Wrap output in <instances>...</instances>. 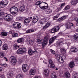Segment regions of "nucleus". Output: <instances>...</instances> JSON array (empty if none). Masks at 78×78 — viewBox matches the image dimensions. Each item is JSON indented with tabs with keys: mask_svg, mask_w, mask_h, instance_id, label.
I'll use <instances>...</instances> for the list:
<instances>
[{
	"mask_svg": "<svg viewBox=\"0 0 78 78\" xmlns=\"http://www.w3.org/2000/svg\"><path fill=\"white\" fill-rule=\"evenodd\" d=\"M9 10L11 14L13 15H14V14H16L18 12V9L17 8L14 6L10 8Z\"/></svg>",
	"mask_w": 78,
	"mask_h": 78,
	"instance_id": "nucleus-1",
	"label": "nucleus"
},
{
	"mask_svg": "<svg viewBox=\"0 0 78 78\" xmlns=\"http://www.w3.org/2000/svg\"><path fill=\"white\" fill-rule=\"evenodd\" d=\"M49 39V36L47 35H46L43 39V43L42 44V46L44 47L45 45L47 44V42Z\"/></svg>",
	"mask_w": 78,
	"mask_h": 78,
	"instance_id": "nucleus-2",
	"label": "nucleus"
},
{
	"mask_svg": "<svg viewBox=\"0 0 78 78\" xmlns=\"http://www.w3.org/2000/svg\"><path fill=\"white\" fill-rule=\"evenodd\" d=\"M4 19L5 20L9 22L12 20L13 19V16L10 14H8L5 16Z\"/></svg>",
	"mask_w": 78,
	"mask_h": 78,
	"instance_id": "nucleus-3",
	"label": "nucleus"
},
{
	"mask_svg": "<svg viewBox=\"0 0 78 78\" xmlns=\"http://www.w3.org/2000/svg\"><path fill=\"white\" fill-rule=\"evenodd\" d=\"M8 3V0H2L0 2V7L3 8V7L2 6L6 5Z\"/></svg>",
	"mask_w": 78,
	"mask_h": 78,
	"instance_id": "nucleus-4",
	"label": "nucleus"
},
{
	"mask_svg": "<svg viewBox=\"0 0 78 78\" xmlns=\"http://www.w3.org/2000/svg\"><path fill=\"white\" fill-rule=\"evenodd\" d=\"M10 59H11L10 62L12 64H13V65L16 64V62H17L16 58L14 56H12L10 58Z\"/></svg>",
	"mask_w": 78,
	"mask_h": 78,
	"instance_id": "nucleus-5",
	"label": "nucleus"
},
{
	"mask_svg": "<svg viewBox=\"0 0 78 78\" xmlns=\"http://www.w3.org/2000/svg\"><path fill=\"white\" fill-rule=\"evenodd\" d=\"M27 51L25 48H22L19 49L17 51V54L19 55L20 54H23V53H25Z\"/></svg>",
	"mask_w": 78,
	"mask_h": 78,
	"instance_id": "nucleus-6",
	"label": "nucleus"
},
{
	"mask_svg": "<svg viewBox=\"0 0 78 78\" xmlns=\"http://www.w3.org/2000/svg\"><path fill=\"white\" fill-rule=\"evenodd\" d=\"M23 70L24 72H27V71H28L29 68H28V66L26 64H24L22 66Z\"/></svg>",
	"mask_w": 78,
	"mask_h": 78,
	"instance_id": "nucleus-7",
	"label": "nucleus"
},
{
	"mask_svg": "<svg viewBox=\"0 0 78 78\" xmlns=\"http://www.w3.org/2000/svg\"><path fill=\"white\" fill-rule=\"evenodd\" d=\"M22 25L21 24L19 23H14L13 25V27L15 28H20Z\"/></svg>",
	"mask_w": 78,
	"mask_h": 78,
	"instance_id": "nucleus-8",
	"label": "nucleus"
},
{
	"mask_svg": "<svg viewBox=\"0 0 78 78\" xmlns=\"http://www.w3.org/2000/svg\"><path fill=\"white\" fill-rule=\"evenodd\" d=\"M49 64L50 65V66L49 65L48 66L49 67H50V68L51 67L53 69H54V68L55 67V65L54 64V63H53V61H52L51 60H49Z\"/></svg>",
	"mask_w": 78,
	"mask_h": 78,
	"instance_id": "nucleus-9",
	"label": "nucleus"
},
{
	"mask_svg": "<svg viewBox=\"0 0 78 78\" xmlns=\"http://www.w3.org/2000/svg\"><path fill=\"white\" fill-rule=\"evenodd\" d=\"M38 20V17L37 16H34V17L33 19L32 20V22L33 23H36V22Z\"/></svg>",
	"mask_w": 78,
	"mask_h": 78,
	"instance_id": "nucleus-10",
	"label": "nucleus"
},
{
	"mask_svg": "<svg viewBox=\"0 0 78 78\" xmlns=\"http://www.w3.org/2000/svg\"><path fill=\"white\" fill-rule=\"evenodd\" d=\"M70 50L72 52H73L74 53H76L78 51V49L74 47L71 48Z\"/></svg>",
	"mask_w": 78,
	"mask_h": 78,
	"instance_id": "nucleus-11",
	"label": "nucleus"
},
{
	"mask_svg": "<svg viewBox=\"0 0 78 78\" xmlns=\"http://www.w3.org/2000/svg\"><path fill=\"white\" fill-rule=\"evenodd\" d=\"M36 73V70L34 69H31L30 71V74L31 75H33Z\"/></svg>",
	"mask_w": 78,
	"mask_h": 78,
	"instance_id": "nucleus-12",
	"label": "nucleus"
},
{
	"mask_svg": "<svg viewBox=\"0 0 78 78\" xmlns=\"http://www.w3.org/2000/svg\"><path fill=\"white\" fill-rule=\"evenodd\" d=\"M50 25V22H48L43 27V29L44 30H45V29H47L49 26Z\"/></svg>",
	"mask_w": 78,
	"mask_h": 78,
	"instance_id": "nucleus-13",
	"label": "nucleus"
},
{
	"mask_svg": "<svg viewBox=\"0 0 78 78\" xmlns=\"http://www.w3.org/2000/svg\"><path fill=\"white\" fill-rule=\"evenodd\" d=\"M65 76L66 78H70V73L69 72H66L65 73Z\"/></svg>",
	"mask_w": 78,
	"mask_h": 78,
	"instance_id": "nucleus-14",
	"label": "nucleus"
},
{
	"mask_svg": "<svg viewBox=\"0 0 78 78\" xmlns=\"http://www.w3.org/2000/svg\"><path fill=\"white\" fill-rule=\"evenodd\" d=\"M78 3V0H72L71 1V4L73 5H76Z\"/></svg>",
	"mask_w": 78,
	"mask_h": 78,
	"instance_id": "nucleus-15",
	"label": "nucleus"
},
{
	"mask_svg": "<svg viewBox=\"0 0 78 78\" xmlns=\"http://www.w3.org/2000/svg\"><path fill=\"white\" fill-rule=\"evenodd\" d=\"M25 9V7L24 5L21 6L19 9V11L21 12H23Z\"/></svg>",
	"mask_w": 78,
	"mask_h": 78,
	"instance_id": "nucleus-16",
	"label": "nucleus"
},
{
	"mask_svg": "<svg viewBox=\"0 0 78 78\" xmlns=\"http://www.w3.org/2000/svg\"><path fill=\"white\" fill-rule=\"evenodd\" d=\"M56 37V36H55L51 38L49 40V44H51L52 42H53Z\"/></svg>",
	"mask_w": 78,
	"mask_h": 78,
	"instance_id": "nucleus-17",
	"label": "nucleus"
},
{
	"mask_svg": "<svg viewBox=\"0 0 78 78\" xmlns=\"http://www.w3.org/2000/svg\"><path fill=\"white\" fill-rule=\"evenodd\" d=\"M34 30L33 29H30L26 31V33H32V32H34Z\"/></svg>",
	"mask_w": 78,
	"mask_h": 78,
	"instance_id": "nucleus-18",
	"label": "nucleus"
},
{
	"mask_svg": "<svg viewBox=\"0 0 78 78\" xmlns=\"http://www.w3.org/2000/svg\"><path fill=\"white\" fill-rule=\"evenodd\" d=\"M17 41L18 43H20L24 41V39L22 38H20L17 40Z\"/></svg>",
	"mask_w": 78,
	"mask_h": 78,
	"instance_id": "nucleus-19",
	"label": "nucleus"
},
{
	"mask_svg": "<svg viewBox=\"0 0 78 78\" xmlns=\"http://www.w3.org/2000/svg\"><path fill=\"white\" fill-rule=\"evenodd\" d=\"M69 66L70 68H73L75 66V64H74L73 62H71L69 64Z\"/></svg>",
	"mask_w": 78,
	"mask_h": 78,
	"instance_id": "nucleus-20",
	"label": "nucleus"
},
{
	"mask_svg": "<svg viewBox=\"0 0 78 78\" xmlns=\"http://www.w3.org/2000/svg\"><path fill=\"white\" fill-rule=\"evenodd\" d=\"M66 25L67 28H70V22H67L66 23Z\"/></svg>",
	"mask_w": 78,
	"mask_h": 78,
	"instance_id": "nucleus-21",
	"label": "nucleus"
},
{
	"mask_svg": "<svg viewBox=\"0 0 78 78\" xmlns=\"http://www.w3.org/2000/svg\"><path fill=\"white\" fill-rule=\"evenodd\" d=\"M8 48V45H7L6 44H5L3 46V50H7Z\"/></svg>",
	"mask_w": 78,
	"mask_h": 78,
	"instance_id": "nucleus-22",
	"label": "nucleus"
},
{
	"mask_svg": "<svg viewBox=\"0 0 78 78\" xmlns=\"http://www.w3.org/2000/svg\"><path fill=\"white\" fill-rule=\"evenodd\" d=\"M30 19H26L25 20L24 22L25 23H28L30 22Z\"/></svg>",
	"mask_w": 78,
	"mask_h": 78,
	"instance_id": "nucleus-23",
	"label": "nucleus"
},
{
	"mask_svg": "<svg viewBox=\"0 0 78 78\" xmlns=\"http://www.w3.org/2000/svg\"><path fill=\"white\" fill-rule=\"evenodd\" d=\"M40 7L41 9H46V8H47L48 7V5H47L46 6H43L42 7L41 6V5L39 6Z\"/></svg>",
	"mask_w": 78,
	"mask_h": 78,
	"instance_id": "nucleus-24",
	"label": "nucleus"
},
{
	"mask_svg": "<svg viewBox=\"0 0 78 78\" xmlns=\"http://www.w3.org/2000/svg\"><path fill=\"white\" fill-rule=\"evenodd\" d=\"M2 36H7V33L5 32H3L1 33Z\"/></svg>",
	"mask_w": 78,
	"mask_h": 78,
	"instance_id": "nucleus-25",
	"label": "nucleus"
},
{
	"mask_svg": "<svg viewBox=\"0 0 78 78\" xmlns=\"http://www.w3.org/2000/svg\"><path fill=\"white\" fill-rule=\"evenodd\" d=\"M34 40H31L29 41V44L30 45H33V44H34Z\"/></svg>",
	"mask_w": 78,
	"mask_h": 78,
	"instance_id": "nucleus-26",
	"label": "nucleus"
},
{
	"mask_svg": "<svg viewBox=\"0 0 78 78\" xmlns=\"http://www.w3.org/2000/svg\"><path fill=\"white\" fill-rule=\"evenodd\" d=\"M58 61L60 63H62L64 62V59L63 58H60L59 59H58Z\"/></svg>",
	"mask_w": 78,
	"mask_h": 78,
	"instance_id": "nucleus-27",
	"label": "nucleus"
},
{
	"mask_svg": "<svg viewBox=\"0 0 78 78\" xmlns=\"http://www.w3.org/2000/svg\"><path fill=\"white\" fill-rule=\"evenodd\" d=\"M14 48L15 49H17L19 48V45H17V44H15L14 45Z\"/></svg>",
	"mask_w": 78,
	"mask_h": 78,
	"instance_id": "nucleus-28",
	"label": "nucleus"
},
{
	"mask_svg": "<svg viewBox=\"0 0 78 78\" xmlns=\"http://www.w3.org/2000/svg\"><path fill=\"white\" fill-rule=\"evenodd\" d=\"M51 78H57V77L55 75L53 74V73H51Z\"/></svg>",
	"mask_w": 78,
	"mask_h": 78,
	"instance_id": "nucleus-29",
	"label": "nucleus"
},
{
	"mask_svg": "<svg viewBox=\"0 0 78 78\" xmlns=\"http://www.w3.org/2000/svg\"><path fill=\"white\" fill-rule=\"evenodd\" d=\"M13 76V73H12V72H9L8 76L9 77H11V76Z\"/></svg>",
	"mask_w": 78,
	"mask_h": 78,
	"instance_id": "nucleus-30",
	"label": "nucleus"
},
{
	"mask_svg": "<svg viewBox=\"0 0 78 78\" xmlns=\"http://www.w3.org/2000/svg\"><path fill=\"white\" fill-rule=\"evenodd\" d=\"M23 75L22 74H18L16 76V78H23Z\"/></svg>",
	"mask_w": 78,
	"mask_h": 78,
	"instance_id": "nucleus-31",
	"label": "nucleus"
},
{
	"mask_svg": "<svg viewBox=\"0 0 78 78\" xmlns=\"http://www.w3.org/2000/svg\"><path fill=\"white\" fill-rule=\"evenodd\" d=\"M42 41L43 40L40 39H38L37 40V42H39V44H42Z\"/></svg>",
	"mask_w": 78,
	"mask_h": 78,
	"instance_id": "nucleus-32",
	"label": "nucleus"
},
{
	"mask_svg": "<svg viewBox=\"0 0 78 78\" xmlns=\"http://www.w3.org/2000/svg\"><path fill=\"white\" fill-rule=\"evenodd\" d=\"M29 54L31 55L33 54V51L31 49H30L28 51Z\"/></svg>",
	"mask_w": 78,
	"mask_h": 78,
	"instance_id": "nucleus-33",
	"label": "nucleus"
},
{
	"mask_svg": "<svg viewBox=\"0 0 78 78\" xmlns=\"http://www.w3.org/2000/svg\"><path fill=\"white\" fill-rule=\"evenodd\" d=\"M74 39L75 40H77L78 41V35H76L74 36Z\"/></svg>",
	"mask_w": 78,
	"mask_h": 78,
	"instance_id": "nucleus-34",
	"label": "nucleus"
},
{
	"mask_svg": "<svg viewBox=\"0 0 78 78\" xmlns=\"http://www.w3.org/2000/svg\"><path fill=\"white\" fill-rule=\"evenodd\" d=\"M73 78H78V74H75L73 76Z\"/></svg>",
	"mask_w": 78,
	"mask_h": 78,
	"instance_id": "nucleus-35",
	"label": "nucleus"
},
{
	"mask_svg": "<svg viewBox=\"0 0 78 78\" xmlns=\"http://www.w3.org/2000/svg\"><path fill=\"white\" fill-rule=\"evenodd\" d=\"M46 12H47L48 14H50V13H51V12L52 11L51 9H48L46 11Z\"/></svg>",
	"mask_w": 78,
	"mask_h": 78,
	"instance_id": "nucleus-36",
	"label": "nucleus"
},
{
	"mask_svg": "<svg viewBox=\"0 0 78 78\" xmlns=\"http://www.w3.org/2000/svg\"><path fill=\"white\" fill-rule=\"evenodd\" d=\"M12 36H13V37H17V36H18V34H17V33L13 34L12 35Z\"/></svg>",
	"mask_w": 78,
	"mask_h": 78,
	"instance_id": "nucleus-37",
	"label": "nucleus"
},
{
	"mask_svg": "<svg viewBox=\"0 0 78 78\" xmlns=\"http://www.w3.org/2000/svg\"><path fill=\"white\" fill-rule=\"evenodd\" d=\"M55 57L57 59H59L60 58V55H58L57 54L55 55Z\"/></svg>",
	"mask_w": 78,
	"mask_h": 78,
	"instance_id": "nucleus-38",
	"label": "nucleus"
},
{
	"mask_svg": "<svg viewBox=\"0 0 78 78\" xmlns=\"http://www.w3.org/2000/svg\"><path fill=\"white\" fill-rule=\"evenodd\" d=\"M66 19V17L64 16L59 19V20H64V19Z\"/></svg>",
	"mask_w": 78,
	"mask_h": 78,
	"instance_id": "nucleus-39",
	"label": "nucleus"
},
{
	"mask_svg": "<svg viewBox=\"0 0 78 78\" xmlns=\"http://www.w3.org/2000/svg\"><path fill=\"white\" fill-rule=\"evenodd\" d=\"M61 52H62V53H65L66 51V50L63 48L61 49Z\"/></svg>",
	"mask_w": 78,
	"mask_h": 78,
	"instance_id": "nucleus-40",
	"label": "nucleus"
},
{
	"mask_svg": "<svg viewBox=\"0 0 78 78\" xmlns=\"http://www.w3.org/2000/svg\"><path fill=\"white\" fill-rule=\"evenodd\" d=\"M70 8V7L69 5H67L65 8V10H67V9H69Z\"/></svg>",
	"mask_w": 78,
	"mask_h": 78,
	"instance_id": "nucleus-41",
	"label": "nucleus"
},
{
	"mask_svg": "<svg viewBox=\"0 0 78 78\" xmlns=\"http://www.w3.org/2000/svg\"><path fill=\"white\" fill-rule=\"evenodd\" d=\"M41 4V2L40 1H37L36 4V5H40Z\"/></svg>",
	"mask_w": 78,
	"mask_h": 78,
	"instance_id": "nucleus-42",
	"label": "nucleus"
},
{
	"mask_svg": "<svg viewBox=\"0 0 78 78\" xmlns=\"http://www.w3.org/2000/svg\"><path fill=\"white\" fill-rule=\"evenodd\" d=\"M51 33H55V32H56L55 29V28H52L51 31Z\"/></svg>",
	"mask_w": 78,
	"mask_h": 78,
	"instance_id": "nucleus-43",
	"label": "nucleus"
},
{
	"mask_svg": "<svg viewBox=\"0 0 78 78\" xmlns=\"http://www.w3.org/2000/svg\"><path fill=\"white\" fill-rule=\"evenodd\" d=\"M55 31H58L59 29V27H55V28H54Z\"/></svg>",
	"mask_w": 78,
	"mask_h": 78,
	"instance_id": "nucleus-44",
	"label": "nucleus"
},
{
	"mask_svg": "<svg viewBox=\"0 0 78 78\" xmlns=\"http://www.w3.org/2000/svg\"><path fill=\"white\" fill-rule=\"evenodd\" d=\"M0 78H5V76L3 74H0Z\"/></svg>",
	"mask_w": 78,
	"mask_h": 78,
	"instance_id": "nucleus-45",
	"label": "nucleus"
},
{
	"mask_svg": "<svg viewBox=\"0 0 78 78\" xmlns=\"http://www.w3.org/2000/svg\"><path fill=\"white\" fill-rule=\"evenodd\" d=\"M4 56V54L3 53L1 52L0 53V57L1 58H3Z\"/></svg>",
	"mask_w": 78,
	"mask_h": 78,
	"instance_id": "nucleus-46",
	"label": "nucleus"
},
{
	"mask_svg": "<svg viewBox=\"0 0 78 78\" xmlns=\"http://www.w3.org/2000/svg\"><path fill=\"white\" fill-rule=\"evenodd\" d=\"M50 50L51 53H52L53 55H55V51L52 50V49H51Z\"/></svg>",
	"mask_w": 78,
	"mask_h": 78,
	"instance_id": "nucleus-47",
	"label": "nucleus"
},
{
	"mask_svg": "<svg viewBox=\"0 0 78 78\" xmlns=\"http://www.w3.org/2000/svg\"><path fill=\"white\" fill-rule=\"evenodd\" d=\"M3 16L0 15V20H2L3 19Z\"/></svg>",
	"mask_w": 78,
	"mask_h": 78,
	"instance_id": "nucleus-48",
	"label": "nucleus"
},
{
	"mask_svg": "<svg viewBox=\"0 0 78 78\" xmlns=\"http://www.w3.org/2000/svg\"><path fill=\"white\" fill-rule=\"evenodd\" d=\"M48 73H46L45 74V76L46 77H48V75H49V73H48Z\"/></svg>",
	"mask_w": 78,
	"mask_h": 78,
	"instance_id": "nucleus-49",
	"label": "nucleus"
},
{
	"mask_svg": "<svg viewBox=\"0 0 78 78\" xmlns=\"http://www.w3.org/2000/svg\"><path fill=\"white\" fill-rule=\"evenodd\" d=\"M48 73H49V70H44V72L45 73H48Z\"/></svg>",
	"mask_w": 78,
	"mask_h": 78,
	"instance_id": "nucleus-50",
	"label": "nucleus"
},
{
	"mask_svg": "<svg viewBox=\"0 0 78 78\" xmlns=\"http://www.w3.org/2000/svg\"><path fill=\"white\" fill-rule=\"evenodd\" d=\"M58 17V16H55L53 18V19L54 20H56L57 19Z\"/></svg>",
	"mask_w": 78,
	"mask_h": 78,
	"instance_id": "nucleus-51",
	"label": "nucleus"
},
{
	"mask_svg": "<svg viewBox=\"0 0 78 78\" xmlns=\"http://www.w3.org/2000/svg\"><path fill=\"white\" fill-rule=\"evenodd\" d=\"M18 62H19V63H21L22 62V60L21 59H19L18 60Z\"/></svg>",
	"mask_w": 78,
	"mask_h": 78,
	"instance_id": "nucleus-52",
	"label": "nucleus"
},
{
	"mask_svg": "<svg viewBox=\"0 0 78 78\" xmlns=\"http://www.w3.org/2000/svg\"><path fill=\"white\" fill-rule=\"evenodd\" d=\"M0 15H1V16H4V15H5V14L4 12H2L0 13Z\"/></svg>",
	"mask_w": 78,
	"mask_h": 78,
	"instance_id": "nucleus-53",
	"label": "nucleus"
},
{
	"mask_svg": "<svg viewBox=\"0 0 78 78\" xmlns=\"http://www.w3.org/2000/svg\"><path fill=\"white\" fill-rule=\"evenodd\" d=\"M74 19L75 20L76 22H78V18H77V17H75L74 18Z\"/></svg>",
	"mask_w": 78,
	"mask_h": 78,
	"instance_id": "nucleus-54",
	"label": "nucleus"
},
{
	"mask_svg": "<svg viewBox=\"0 0 78 78\" xmlns=\"http://www.w3.org/2000/svg\"><path fill=\"white\" fill-rule=\"evenodd\" d=\"M59 56L60 58H62V57L63 56V55L62 54H60Z\"/></svg>",
	"mask_w": 78,
	"mask_h": 78,
	"instance_id": "nucleus-55",
	"label": "nucleus"
},
{
	"mask_svg": "<svg viewBox=\"0 0 78 78\" xmlns=\"http://www.w3.org/2000/svg\"><path fill=\"white\" fill-rule=\"evenodd\" d=\"M65 5V3H62L60 7H62V6H63L64 5Z\"/></svg>",
	"mask_w": 78,
	"mask_h": 78,
	"instance_id": "nucleus-56",
	"label": "nucleus"
},
{
	"mask_svg": "<svg viewBox=\"0 0 78 78\" xmlns=\"http://www.w3.org/2000/svg\"><path fill=\"white\" fill-rule=\"evenodd\" d=\"M3 69V68L2 67H0V72H2V70Z\"/></svg>",
	"mask_w": 78,
	"mask_h": 78,
	"instance_id": "nucleus-57",
	"label": "nucleus"
},
{
	"mask_svg": "<svg viewBox=\"0 0 78 78\" xmlns=\"http://www.w3.org/2000/svg\"><path fill=\"white\" fill-rule=\"evenodd\" d=\"M75 61H78V58H76L75 59Z\"/></svg>",
	"mask_w": 78,
	"mask_h": 78,
	"instance_id": "nucleus-58",
	"label": "nucleus"
},
{
	"mask_svg": "<svg viewBox=\"0 0 78 78\" xmlns=\"http://www.w3.org/2000/svg\"><path fill=\"white\" fill-rule=\"evenodd\" d=\"M4 59H6V61H8V59H7V58H6L5 57Z\"/></svg>",
	"mask_w": 78,
	"mask_h": 78,
	"instance_id": "nucleus-59",
	"label": "nucleus"
},
{
	"mask_svg": "<svg viewBox=\"0 0 78 78\" xmlns=\"http://www.w3.org/2000/svg\"><path fill=\"white\" fill-rule=\"evenodd\" d=\"M3 66H4V67H6V66H7V64H4V65H3Z\"/></svg>",
	"mask_w": 78,
	"mask_h": 78,
	"instance_id": "nucleus-60",
	"label": "nucleus"
},
{
	"mask_svg": "<svg viewBox=\"0 0 78 78\" xmlns=\"http://www.w3.org/2000/svg\"><path fill=\"white\" fill-rule=\"evenodd\" d=\"M40 24H43V23H44V22H43L42 21H41L40 22Z\"/></svg>",
	"mask_w": 78,
	"mask_h": 78,
	"instance_id": "nucleus-61",
	"label": "nucleus"
},
{
	"mask_svg": "<svg viewBox=\"0 0 78 78\" xmlns=\"http://www.w3.org/2000/svg\"><path fill=\"white\" fill-rule=\"evenodd\" d=\"M0 45H2V41L0 40Z\"/></svg>",
	"mask_w": 78,
	"mask_h": 78,
	"instance_id": "nucleus-62",
	"label": "nucleus"
},
{
	"mask_svg": "<svg viewBox=\"0 0 78 78\" xmlns=\"http://www.w3.org/2000/svg\"><path fill=\"white\" fill-rule=\"evenodd\" d=\"M34 78H40L38 76H35Z\"/></svg>",
	"mask_w": 78,
	"mask_h": 78,
	"instance_id": "nucleus-63",
	"label": "nucleus"
},
{
	"mask_svg": "<svg viewBox=\"0 0 78 78\" xmlns=\"http://www.w3.org/2000/svg\"><path fill=\"white\" fill-rule=\"evenodd\" d=\"M20 17H18L17 18V20H20V19H19Z\"/></svg>",
	"mask_w": 78,
	"mask_h": 78,
	"instance_id": "nucleus-64",
	"label": "nucleus"
}]
</instances>
